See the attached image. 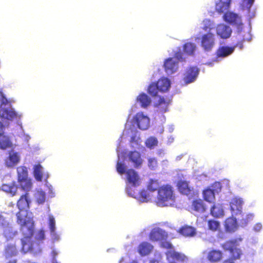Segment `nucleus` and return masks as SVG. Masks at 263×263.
Masks as SVG:
<instances>
[{
    "label": "nucleus",
    "mask_w": 263,
    "mask_h": 263,
    "mask_svg": "<svg viewBox=\"0 0 263 263\" xmlns=\"http://www.w3.org/2000/svg\"><path fill=\"white\" fill-rule=\"evenodd\" d=\"M20 231L23 235L21 239V251L24 253L28 252L34 254L40 253L42 251L39 243L35 241H31L34 231V223L19 224Z\"/></svg>",
    "instance_id": "obj_1"
},
{
    "label": "nucleus",
    "mask_w": 263,
    "mask_h": 263,
    "mask_svg": "<svg viewBox=\"0 0 263 263\" xmlns=\"http://www.w3.org/2000/svg\"><path fill=\"white\" fill-rule=\"evenodd\" d=\"M29 192L24 191V194L21 196L17 202L19 211L16 214V222L18 224L34 223L32 213L28 210L29 206L27 198Z\"/></svg>",
    "instance_id": "obj_2"
},
{
    "label": "nucleus",
    "mask_w": 263,
    "mask_h": 263,
    "mask_svg": "<svg viewBox=\"0 0 263 263\" xmlns=\"http://www.w3.org/2000/svg\"><path fill=\"white\" fill-rule=\"evenodd\" d=\"M173 187L168 184L161 186L158 190L156 202L160 206H167L168 202L174 200Z\"/></svg>",
    "instance_id": "obj_3"
},
{
    "label": "nucleus",
    "mask_w": 263,
    "mask_h": 263,
    "mask_svg": "<svg viewBox=\"0 0 263 263\" xmlns=\"http://www.w3.org/2000/svg\"><path fill=\"white\" fill-rule=\"evenodd\" d=\"M237 246L236 239L228 240L221 245L223 249L229 251L231 256L230 258L224 260L223 263H235L234 260L240 258L242 252L240 249L237 248Z\"/></svg>",
    "instance_id": "obj_4"
},
{
    "label": "nucleus",
    "mask_w": 263,
    "mask_h": 263,
    "mask_svg": "<svg viewBox=\"0 0 263 263\" xmlns=\"http://www.w3.org/2000/svg\"><path fill=\"white\" fill-rule=\"evenodd\" d=\"M17 181L22 189L25 192H30L32 187L31 179L28 177L27 168L25 166L17 167Z\"/></svg>",
    "instance_id": "obj_5"
},
{
    "label": "nucleus",
    "mask_w": 263,
    "mask_h": 263,
    "mask_svg": "<svg viewBox=\"0 0 263 263\" xmlns=\"http://www.w3.org/2000/svg\"><path fill=\"white\" fill-rule=\"evenodd\" d=\"M215 39L213 33L208 32L201 37V46L206 51H211L215 45Z\"/></svg>",
    "instance_id": "obj_6"
},
{
    "label": "nucleus",
    "mask_w": 263,
    "mask_h": 263,
    "mask_svg": "<svg viewBox=\"0 0 263 263\" xmlns=\"http://www.w3.org/2000/svg\"><path fill=\"white\" fill-rule=\"evenodd\" d=\"M134 120L138 128L141 130H146L149 126V119L147 116L144 115L143 112L137 113Z\"/></svg>",
    "instance_id": "obj_7"
},
{
    "label": "nucleus",
    "mask_w": 263,
    "mask_h": 263,
    "mask_svg": "<svg viewBox=\"0 0 263 263\" xmlns=\"http://www.w3.org/2000/svg\"><path fill=\"white\" fill-rule=\"evenodd\" d=\"M167 237V233L164 230L158 227L152 229L149 234V238L152 241L165 240Z\"/></svg>",
    "instance_id": "obj_8"
},
{
    "label": "nucleus",
    "mask_w": 263,
    "mask_h": 263,
    "mask_svg": "<svg viewBox=\"0 0 263 263\" xmlns=\"http://www.w3.org/2000/svg\"><path fill=\"white\" fill-rule=\"evenodd\" d=\"M165 255L168 263L182 262L186 259L183 254L176 252L174 250L167 251Z\"/></svg>",
    "instance_id": "obj_9"
},
{
    "label": "nucleus",
    "mask_w": 263,
    "mask_h": 263,
    "mask_svg": "<svg viewBox=\"0 0 263 263\" xmlns=\"http://www.w3.org/2000/svg\"><path fill=\"white\" fill-rule=\"evenodd\" d=\"M126 177L128 183L133 186L137 187L140 185L141 178L138 173L134 169L130 168L126 172Z\"/></svg>",
    "instance_id": "obj_10"
},
{
    "label": "nucleus",
    "mask_w": 263,
    "mask_h": 263,
    "mask_svg": "<svg viewBox=\"0 0 263 263\" xmlns=\"http://www.w3.org/2000/svg\"><path fill=\"white\" fill-rule=\"evenodd\" d=\"M20 159L19 153L11 150L8 156L5 159L4 164L7 167H13L20 162Z\"/></svg>",
    "instance_id": "obj_11"
},
{
    "label": "nucleus",
    "mask_w": 263,
    "mask_h": 263,
    "mask_svg": "<svg viewBox=\"0 0 263 263\" xmlns=\"http://www.w3.org/2000/svg\"><path fill=\"white\" fill-rule=\"evenodd\" d=\"M129 161L133 164L136 168H140L143 163V160L141 154L136 151H130L128 154Z\"/></svg>",
    "instance_id": "obj_12"
},
{
    "label": "nucleus",
    "mask_w": 263,
    "mask_h": 263,
    "mask_svg": "<svg viewBox=\"0 0 263 263\" xmlns=\"http://www.w3.org/2000/svg\"><path fill=\"white\" fill-rule=\"evenodd\" d=\"M199 73V70L195 67H191L186 69L184 73L183 81L185 84L194 82Z\"/></svg>",
    "instance_id": "obj_13"
},
{
    "label": "nucleus",
    "mask_w": 263,
    "mask_h": 263,
    "mask_svg": "<svg viewBox=\"0 0 263 263\" xmlns=\"http://www.w3.org/2000/svg\"><path fill=\"white\" fill-rule=\"evenodd\" d=\"M223 20L233 25H242L240 17L236 13L233 12L227 11L224 13L223 16Z\"/></svg>",
    "instance_id": "obj_14"
},
{
    "label": "nucleus",
    "mask_w": 263,
    "mask_h": 263,
    "mask_svg": "<svg viewBox=\"0 0 263 263\" xmlns=\"http://www.w3.org/2000/svg\"><path fill=\"white\" fill-rule=\"evenodd\" d=\"M216 30L217 35L222 39L229 38L232 34L231 28L224 24H218Z\"/></svg>",
    "instance_id": "obj_15"
},
{
    "label": "nucleus",
    "mask_w": 263,
    "mask_h": 263,
    "mask_svg": "<svg viewBox=\"0 0 263 263\" xmlns=\"http://www.w3.org/2000/svg\"><path fill=\"white\" fill-rule=\"evenodd\" d=\"M178 61H176L173 58H169L166 59L164 62L165 71L167 74H172L176 72L178 68Z\"/></svg>",
    "instance_id": "obj_16"
},
{
    "label": "nucleus",
    "mask_w": 263,
    "mask_h": 263,
    "mask_svg": "<svg viewBox=\"0 0 263 263\" xmlns=\"http://www.w3.org/2000/svg\"><path fill=\"white\" fill-rule=\"evenodd\" d=\"M214 185L217 186L219 190H214L208 187L203 191V198L204 200L209 202H212L215 199V191L218 192L221 190L219 183L216 182Z\"/></svg>",
    "instance_id": "obj_17"
},
{
    "label": "nucleus",
    "mask_w": 263,
    "mask_h": 263,
    "mask_svg": "<svg viewBox=\"0 0 263 263\" xmlns=\"http://www.w3.org/2000/svg\"><path fill=\"white\" fill-rule=\"evenodd\" d=\"M177 186L178 191L181 194L185 195L191 194L193 189L192 186H190L189 181L183 180H178Z\"/></svg>",
    "instance_id": "obj_18"
},
{
    "label": "nucleus",
    "mask_w": 263,
    "mask_h": 263,
    "mask_svg": "<svg viewBox=\"0 0 263 263\" xmlns=\"http://www.w3.org/2000/svg\"><path fill=\"white\" fill-rule=\"evenodd\" d=\"M243 201L240 198H234L230 202V209L234 215L241 214Z\"/></svg>",
    "instance_id": "obj_19"
},
{
    "label": "nucleus",
    "mask_w": 263,
    "mask_h": 263,
    "mask_svg": "<svg viewBox=\"0 0 263 263\" xmlns=\"http://www.w3.org/2000/svg\"><path fill=\"white\" fill-rule=\"evenodd\" d=\"M235 46H220L219 47L216 51V55L217 60L216 61H218L217 59L218 58H224L231 54L234 51Z\"/></svg>",
    "instance_id": "obj_20"
},
{
    "label": "nucleus",
    "mask_w": 263,
    "mask_h": 263,
    "mask_svg": "<svg viewBox=\"0 0 263 263\" xmlns=\"http://www.w3.org/2000/svg\"><path fill=\"white\" fill-rule=\"evenodd\" d=\"M1 189L7 194L14 196L16 194L17 191V186L15 182L13 181L10 183H4L1 186Z\"/></svg>",
    "instance_id": "obj_21"
},
{
    "label": "nucleus",
    "mask_w": 263,
    "mask_h": 263,
    "mask_svg": "<svg viewBox=\"0 0 263 263\" xmlns=\"http://www.w3.org/2000/svg\"><path fill=\"white\" fill-rule=\"evenodd\" d=\"M178 233L184 237H191L196 235V230L194 227L185 225L179 229Z\"/></svg>",
    "instance_id": "obj_22"
},
{
    "label": "nucleus",
    "mask_w": 263,
    "mask_h": 263,
    "mask_svg": "<svg viewBox=\"0 0 263 263\" xmlns=\"http://www.w3.org/2000/svg\"><path fill=\"white\" fill-rule=\"evenodd\" d=\"M171 101L169 98L164 99L163 97H160L158 101L155 104V106L158 110L161 112H165L168 110V106Z\"/></svg>",
    "instance_id": "obj_23"
},
{
    "label": "nucleus",
    "mask_w": 263,
    "mask_h": 263,
    "mask_svg": "<svg viewBox=\"0 0 263 263\" xmlns=\"http://www.w3.org/2000/svg\"><path fill=\"white\" fill-rule=\"evenodd\" d=\"M13 143L11 138L5 134L0 136V149L5 150L13 147Z\"/></svg>",
    "instance_id": "obj_24"
},
{
    "label": "nucleus",
    "mask_w": 263,
    "mask_h": 263,
    "mask_svg": "<svg viewBox=\"0 0 263 263\" xmlns=\"http://www.w3.org/2000/svg\"><path fill=\"white\" fill-rule=\"evenodd\" d=\"M153 249V246L148 242H141L138 247V251L141 256L149 254Z\"/></svg>",
    "instance_id": "obj_25"
},
{
    "label": "nucleus",
    "mask_w": 263,
    "mask_h": 263,
    "mask_svg": "<svg viewBox=\"0 0 263 263\" xmlns=\"http://www.w3.org/2000/svg\"><path fill=\"white\" fill-rule=\"evenodd\" d=\"M231 0H219L216 4L215 9L219 13H222L227 11L231 5Z\"/></svg>",
    "instance_id": "obj_26"
},
{
    "label": "nucleus",
    "mask_w": 263,
    "mask_h": 263,
    "mask_svg": "<svg viewBox=\"0 0 263 263\" xmlns=\"http://www.w3.org/2000/svg\"><path fill=\"white\" fill-rule=\"evenodd\" d=\"M222 257V253L218 250H212L209 252L207 259L212 262L219 261Z\"/></svg>",
    "instance_id": "obj_27"
},
{
    "label": "nucleus",
    "mask_w": 263,
    "mask_h": 263,
    "mask_svg": "<svg viewBox=\"0 0 263 263\" xmlns=\"http://www.w3.org/2000/svg\"><path fill=\"white\" fill-rule=\"evenodd\" d=\"M192 210L195 212L202 213L205 211V206L201 199L194 200L192 203Z\"/></svg>",
    "instance_id": "obj_28"
},
{
    "label": "nucleus",
    "mask_w": 263,
    "mask_h": 263,
    "mask_svg": "<svg viewBox=\"0 0 263 263\" xmlns=\"http://www.w3.org/2000/svg\"><path fill=\"white\" fill-rule=\"evenodd\" d=\"M18 253V250L15 243L8 244L5 249V256L8 259L16 256Z\"/></svg>",
    "instance_id": "obj_29"
},
{
    "label": "nucleus",
    "mask_w": 263,
    "mask_h": 263,
    "mask_svg": "<svg viewBox=\"0 0 263 263\" xmlns=\"http://www.w3.org/2000/svg\"><path fill=\"white\" fill-rule=\"evenodd\" d=\"M211 215L216 218L222 217L224 215L223 206L220 204H214L210 210Z\"/></svg>",
    "instance_id": "obj_30"
},
{
    "label": "nucleus",
    "mask_w": 263,
    "mask_h": 263,
    "mask_svg": "<svg viewBox=\"0 0 263 263\" xmlns=\"http://www.w3.org/2000/svg\"><path fill=\"white\" fill-rule=\"evenodd\" d=\"M224 227L227 231L230 232L235 231L237 227L236 218L233 217L228 218L225 220Z\"/></svg>",
    "instance_id": "obj_31"
},
{
    "label": "nucleus",
    "mask_w": 263,
    "mask_h": 263,
    "mask_svg": "<svg viewBox=\"0 0 263 263\" xmlns=\"http://www.w3.org/2000/svg\"><path fill=\"white\" fill-rule=\"evenodd\" d=\"M156 83L160 92L167 91L171 86L170 81L166 78H161Z\"/></svg>",
    "instance_id": "obj_32"
},
{
    "label": "nucleus",
    "mask_w": 263,
    "mask_h": 263,
    "mask_svg": "<svg viewBox=\"0 0 263 263\" xmlns=\"http://www.w3.org/2000/svg\"><path fill=\"white\" fill-rule=\"evenodd\" d=\"M0 116L4 118L9 120H12L17 117V114L11 109L8 108L1 109Z\"/></svg>",
    "instance_id": "obj_33"
},
{
    "label": "nucleus",
    "mask_w": 263,
    "mask_h": 263,
    "mask_svg": "<svg viewBox=\"0 0 263 263\" xmlns=\"http://www.w3.org/2000/svg\"><path fill=\"white\" fill-rule=\"evenodd\" d=\"M128 193L130 196L134 197L135 198H137L143 202H147L150 199L149 194L145 190H142L140 192H139V194L138 195H136L135 193H132L130 192L129 191H128Z\"/></svg>",
    "instance_id": "obj_34"
},
{
    "label": "nucleus",
    "mask_w": 263,
    "mask_h": 263,
    "mask_svg": "<svg viewBox=\"0 0 263 263\" xmlns=\"http://www.w3.org/2000/svg\"><path fill=\"white\" fill-rule=\"evenodd\" d=\"M137 100L140 103L141 107L143 108L147 107L151 102V99L144 93H140L138 96Z\"/></svg>",
    "instance_id": "obj_35"
},
{
    "label": "nucleus",
    "mask_w": 263,
    "mask_h": 263,
    "mask_svg": "<svg viewBox=\"0 0 263 263\" xmlns=\"http://www.w3.org/2000/svg\"><path fill=\"white\" fill-rule=\"evenodd\" d=\"M33 175L35 179L41 181L43 178L42 167L40 164L35 165L33 168Z\"/></svg>",
    "instance_id": "obj_36"
},
{
    "label": "nucleus",
    "mask_w": 263,
    "mask_h": 263,
    "mask_svg": "<svg viewBox=\"0 0 263 263\" xmlns=\"http://www.w3.org/2000/svg\"><path fill=\"white\" fill-rule=\"evenodd\" d=\"M196 49V46L194 43H186L183 45V51L186 54L191 55L193 54L194 52V51Z\"/></svg>",
    "instance_id": "obj_37"
},
{
    "label": "nucleus",
    "mask_w": 263,
    "mask_h": 263,
    "mask_svg": "<svg viewBox=\"0 0 263 263\" xmlns=\"http://www.w3.org/2000/svg\"><path fill=\"white\" fill-rule=\"evenodd\" d=\"M157 83H152L148 86L147 89L148 93L152 96H157L159 89L157 86Z\"/></svg>",
    "instance_id": "obj_38"
},
{
    "label": "nucleus",
    "mask_w": 263,
    "mask_h": 263,
    "mask_svg": "<svg viewBox=\"0 0 263 263\" xmlns=\"http://www.w3.org/2000/svg\"><path fill=\"white\" fill-rule=\"evenodd\" d=\"M159 187V183L158 180L151 179L149 180V183L147 185V190L149 191L154 192L156 190H158L160 188Z\"/></svg>",
    "instance_id": "obj_39"
},
{
    "label": "nucleus",
    "mask_w": 263,
    "mask_h": 263,
    "mask_svg": "<svg viewBox=\"0 0 263 263\" xmlns=\"http://www.w3.org/2000/svg\"><path fill=\"white\" fill-rule=\"evenodd\" d=\"M157 145L158 140L155 137H150L145 141V145L150 149L153 148Z\"/></svg>",
    "instance_id": "obj_40"
},
{
    "label": "nucleus",
    "mask_w": 263,
    "mask_h": 263,
    "mask_svg": "<svg viewBox=\"0 0 263 263\" xmlns=\"http://www.w3.org/2000/svg\"><path fill=\"white\" fill-rule=\"evenodd\" d=\"M209 229L212 231H218L220 229V224L219 222L214 220L208 221Z\"/></svg>",
    "instance_id": "obj_41"
},
{
    "label": "nucleus",
    "mask_w": 263,
    "mask_h": 263,
    "mask_svg": "<svg viewBox=\"0 0 263 263\" xmlns=\"http://www.w3.org/2000/svg\"><path fill=\"white\" fill-rule=\"evenodd\" d=\"M45 237L44 231L42 230H40L37 232V233L35 235V241L38 242L39 243V245L40 246L41 242H42L43 240L45 239Z\"/></svg>",
    "instance_id": "obj_42"
},
{
    "label": "nucleus",
    "mask_w": 263,
    "mask_h": 263,
    "mask_svg": "<svg viewBox=\"0 0 263 263\" xmlns=\"http://www.w3.org/2000/svg\"><path fill=\"white\" fill-rule=\"evenodd\" d=\"M17 233V232L16 231L12 232L9 229H6L4 232V235L6 238V240L9 241L16 235Z\"/></svg>",
    "instance_id": "obj_43"
},
{
    "label": "nucleus",
    "mask_w": 263,
    "mask_h": 263,
    "mask_svg": "<svg viewBox=\"0 0 263 263\" xmlns=\"http://www.w3.org/2000/svg\"><path fill=\"white\" fill-rule=\"evenodd\" d=\"M130 146L132 148H137L140 149L141 148V144L140 141H138L136 139V136H133L131 137L130 140Z\"/></svg>",
    "instance_id": "obj_44"
},
{
    "label": "nucleus",
    "mask_w": 263,
    "mask_h": 263,
    "mask_svg": "<svg viewBox=\"0 0 263 263\" xmlns=\"http://www.w3.org/2000/svg\"><path fill=\"white\" fill-rule=\"evenodd\" d=\"M116 168L117 172L121 175H122L124 173L126 174V166L124 164L121 162H117L116 165Z\"/></svg>",
    "instance_id": "obj_45"
},
{
    "label": "nucleus",
    "mask_w": 263,
    "mask_h": 263,
    "mask_svg": "<svg viewBox=\"0 0 263 263\" xmlns=\"http://www.w3.org/2000/svg\"><path fill=\"white\" fill-rule=\"evenodd\" d=\"M148 166L151 170H154L157 166V161L155 158L148 159Z\"/></svg>",
    "instance_id": "obj_46"
},
{
    "label": "nucleus",
    "mask_w": 263,
    "mask_h": 263,
    "mask_svg": "<svg viewBox=\"0 0 263 263\" xmlns=\"http://www.w3.org/2000/svg\"><path fill=\"white\" fill-rule=\"evenodd\" d=\"M204 25L202 27L203 30L204 31H208L211 32V30L213 28L211 26V23L210 20H205L203 21Z\"/></svg>",
    "instance_id": "obj_47"
},
{
    "label": "nucleus",
    "mask_w": 263,
    "mask_h": 263,
    "mask_svg": "<svg viewBox=\"0 0 263 263\" xmlns=\"http://www.w3.org/2000/svg\"><path fill=\"white\" fill-rule=\"evenodd\" d=\"M160 246L161 247L166 249H170V250H173V249L172 245L167 241H162L160 243Z\"/></svg>",
    "instance_id": "obj_48"
},
{
    "label": "nucleus",
    "mask_w": 263,
    "mask_h": 263,
    "mask_svg": "<svg viewBox=\"0 0 263 263\" xmlns=\"http://www.w3.org/2000/svg\"><path fill=\"white\" fill-rule=\"evenodd\" d=\"M50 237L52 242H55L60 239V235L56 232H50Z\"/></svg>",
    "instance_id": "obj_49"
},
{
    "label": "nucleus",
    "mask_w": 263,
    "mask_h": 263,
    "mask_svg": "<svg viewBox=\"0 0 263 263\" xmlns=\"http://www.w3.org/2000/svg\"><path fill=\"white\" fill-rule=\"evenodd\" d=\"M8 103L7 98L4 96L2 92L0 91V107L5 105Z\"/></svg>",
    "instance_id": "obj_50"
},
{
    "label": "nucleus",
    "mask_w": 263,
    "mask_h": 263,
    "mask_svg": "<svg viewBox=\"0 0 263 263\" xmlns=\"http://www.w3.org/2000/svg\"><path fill=\"white\" fill-rule=\"evenodd\" d=\"M55 232V222L54 218L50 216V232Z\"/></svg>",
    "instance_id": "obj_51"
},
{
    "label": "nucleus",
    "mask_w": 263,
    "mask_h": 263,
    "mask_svg": "<svg viewBox=\"0 0 263 263\" xmlns=\"http://www.w3.org/2000/svg\"><path fill=\"white\" fill-rule=\"evenodd\" d=\"M174 58L177 59L178 61H182L183 60L182 53L180 51H177L175 53Z\"/></svg>",
    "instance_id": "obj_52"
},
{
    "label": "nucleus",
    "mask_w": 263,
    "mask_h": 263,
    "mask_svg": "<svg viewBox=\"0 0 263 263\" xmlns=\"http://www.w3.org/2000/svg\"><path fill=\"white\" fill-rule=\"evenodd\" d=\"M262 228V225L261 223H256L254 227V230L256 232H259Z\"/></svg>",
    "instance_id": "obj_53"
},
{
    "label": "nucleus",
    "mask_w": 263,
    "mask_h": 263,
    "mask_svg": "<svg viewBox=\"0 0 263 263\" xmlns=\"http://www.w3.org/2000/svg\"><path fill=\"white\" fill-rule=\"evenodd\" d=\"M5 125L1 122H0V136L5 134Z\"/></svg>",
    "instance_id": "obj_54"
},
{
    "label": "nucleus",
    "mask_w": 263,
    "mask_h": 263,
    "mask_svg": "<svg viewBox=\"0 0 263 263\" xmlns=\"http://www.w3.org/2000/svg\"><path fill=\"white\" fill-rule=\"evenodd\" d=\"M6 222L5 220V218L3 217V216L0 215V224H4Z\"/></svg>",
    "instance_id": "obj_55"
},
{
    "label": "nucleus",
    "mask_w": 263,
    "mask_h": 263,
    "mask_svg": "<svg viewBox=\"0 0 263 263\" xmlns=\"http://www.w3.org/2000/svg\"><path fill=\"white\" fill-rule=\"evenodd\" d=\"M149 263H159V261L157 260L153 259L151 260Z\"/></svg>",
    "instance_id": "obj_56"
},
{
    "label": "nucleus",
    "mask_w": 263,
    "mask_h": 263,
    "mask_svg": "<svg viewBox=\"0 0 263 263\" xmlns=\"http://www.w3.org/2000/svg\"><path fill=\"white\" fill-rule=\"evenodd\" d=\"M17 262V260L16 259H13V260H10L7 263H16Z\"/></svg>",
    "instance_id": "obj_57"
},
{
    "label": "nucleus",
    "mask_w": 263,
    "mask_h": 263,
    "mask_svg": "<svg viewBox=\"0 0 263 263\" xmlns=\"http://www.w3.org/2000/svg\"><path fill=\"white\" fill-rule=\"evenodd\" d=\"M41 194L42 195V196L43 197V199L40 202L41 203V202H43L44 201L45 194L43 193H41Z\"/></svg>",
    "instance_id": "obj_58"
},
{
    "label": "nucleus",
    "mask_w": 263,
    "mask_h": 263,
    "mask_svg": "<svg viewBox=\"0 0 263 263\" xmlns=\"http://www.w3.org/2000/svg\"><path fill=\"white\" fill-rule=\"evenodd\" d=\"M239 47H240V48H242L243 45H242V44L241 43L240 44V45H239Z\"/></svg>",
    "instance_id": "obj_59"
},
{
    "label": "nucleus",
    "mask_w": 263,
    "mask_h": 263,
    "mask_svg": "<svg viewBox=\"0 0 263 263\" xmlns=\"http://www.w3.org/2000/svg\"><path fill=\"white\" fill-rule=\"evenodd\" d=\"M50 197H51V196H52V193L51 190H50Z\"/></svg>",
    "instance_id": "obj_60"
},
{
    "label": "nucleus",
    "mask_w": 263,
    "mask_h": 263,
    "mask_svg": "<svg viewBox=\"0 0 263 263\" xmlns=\"http://www.w3.org/2000/svg\"><path fill=\"white\" fill-rule=\"evenodd\" d=\"M54 263H57V262H54Z\"/></svg>",
    "instance_id": "obj_61"
}]
</instances>
